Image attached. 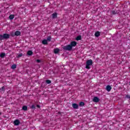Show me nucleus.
<instances>
[{
  "label": "nucleus",
  "instance_id": "nucleus-6",
  "mask_svg": "<svg viewBox=\"0 0 130 130\" xmlns=\"http://www.w3.org/2000/svg\"><path fill=\"white\" fill-rule=\"evenodd\" d=\"M70 45L73 48V47L76 46V45H77V42H75V41L71 42V44H70Z\"/></svg>",
  "mask_w": 130,
  "mask_h": 130
},
{
  "label": "nucleus",
  "instance_id": "nucleus-14",
  "mask_svg": "<svg viewBox=\"0 0 130 130\" xmlns=\"http://www.w3.org/2000/svg\"><path fill=\"white\" fill-rule=\"evenodd\" d=\"M94 35L95 37H99V36H100V32H99V31H97L95 33Z\"/></svg>",
  "mask_w": 130,
  "mask_h": 130
},
{
  "label": "nucleus",
  "instance_id": "nucleus-10",
  "mask_svg": "<svg viewBox=\"0 0 130 130\" xmlns=\"http://www.w3.org/2000/svg\"><path fill=\"white\" fill-rule=\"evenodd\" d=\"M106 90L108 92H110V91H111V86H110V85H107L106 86Z\"/></svg>",
  "mask_w": 130,
  "mask_h": 130
},
{
  "label": "nucleus",
  "instance_id": "nucleus-26",
  "mask_svg": "<svg viewBox=\"0 0 130 130\" xmlns=\"http://www.w3.org/2000/svg\"><path fill=\"white\" fill-rule=\"evenodd\" d=\"M126 98H127L128 99H130V95H126Z\"/></svg>",
  "mask_w": 130,
  "mask_h": 130
},
{
  "label": "nucleus",
  "instance_id": "nucleus-7",
  "mask_svg": "<svg viewBox=\"0 0 130 130\" xmlns=\"http://www.w3.org/2000/svg\"><path fill=\"white\" fill-rule=\"evenodd\" d=\"M72 107L74 109H78L79 108V105L77 104H73Z\"/></svg>",
  "mask_w": 130,
  "mask_h": 130
},
{
  "label": "nucleus",
  "instance_id": "nucleus-1",
  "mask_svg": "<svg viewBox=\"0 0 130 130\" xmlns=\"http://www.w3.org/2000/svg\"><path fill=\"white\" fill-rule=\"evenodd\" d=\"M93 63V61L91 59H89L86 61V65L85 67L86 69H87L88 70H90V66H92Z\"/></svg>",
  "mask_w": 130,
  "mask_h": 130
},
{
  "label": "nucleus",
  "instance_id": "nucleus-21",
  "mask_svg": "<svg viewBox=\"0 0 130 130\" xmlns=\"http://www.w3.org/2000/svg\"><path fill=\"white\" fill-rule=\"evenodd\" d=\"M51 37L49 36L47 38V41H51Z\"/></svg>",
  "mask_w": 130,
  "mask_h": 130
},
{
  "label": "nucleus",
  "instance_id": "nucleus-30",
  "mask_svg": "<svg viewBox=\"0 0 130 130\" xmlns=\"http://www.w3.org/2000/svg\"><path fill=\"white\" fill-rule=\"evenodd\" d=\"M1 113H0V115H1Z\"/></svg>",
  "mask_w": 130,
  "mask_h": 130
},
{
  "label": "nucleus",
  "instance_id": "nucleus-27",
  "mask_svg": "<svg viewBox=\"0 0 130 130\" xmlns=\"http://www.w3.org/2000/svg\"><path fill=\"white\" fill-rule=\"evenodd\" d=\"M112 14H113V15H115V14H116V12L115 11H113L112 12Z\"/></svg>",
  "mask_w": 130,
  "mask_h": 130
},
{
  "label": "nucleus",
  "instance_id": "nucleus-25",
  "mask_svg": "<svg viewBox=\"0 0 130 130\" xmlns=\"http://www.w3.org/2000/svg\"><path fill=\"white\" fill-rule=\"evenodd\" d=\"M0 90H2V91H5L6 90V88L4 86H3L1 88H0Z\"/></svg>",
  "mask_w": 130,
  "mask_h": 130
},
{
  "label": "nucleus",
  "instance_id": "nucleus-18",
  "mask_svg": "<svg viewBox=\"0 0 130 130\" xmlns=\"http://www.w3.org/2000/svg\"><path fill=\"white\" fill-rule=\"evenodd\" d=\"M85 106V103L84 102H81L79 103V106L83 107V106Z\"/></svg>",
  "mask_w": 130,
  "mask_h": 130
},
{
  "label": "nucleus",
  "instance_id": "nucleus-22",
  "mask_svg": "<svg viewBox=\"0 0 130 130\" xmlns=\"http://www.w3.org/2000/svg\"><path fill=\"white\" fill-rule=\"evenodd\" d=\"M4 39H5L4 35H0V40H4Z\"/></svg>",
  "mask_w": 130,
  "mask_h": 130
},
{
  "label": "nucleus",
  "instance_id": "nucleus-12",
  "mask_svg": "<svg viewBox=\"0 0 130 130\" xmlns=\"http://www.w3.org/2000/svg\"><path fill=\"white\" fill-rule=\"evenodd\" d=\"M48 42H47V40H44L42 41V44L46 45L48 44Z\"/></svg>",
  "mask_w": 130,
  "mask_h": 130
},
{
  "label": "nucleus",
  "instance_id": "nucleus-20",
  "mask_svg": "<svg viewBox=\"0 0 130 130\" xmlns=\"http://www.w3.org/2000/svg\"><path fill=\"white\" fill-rule=\"evenodd\" d=\"M82 38V37H81V36H79L76 38V40L79 41V40H81Z\"/></svg>",
  "mask_w": 130,
  "mask_h": 130
},
{
  "label": "nucleus",
  "instance_id": "nucleus-29",
  "mask_svg": "<svg viewBox=\"0 0 130 130\" xmlns=\"http://www.w3.org/2000/svg\"><path fill=\"white\" fill-rule=\"evenodd\" d=\"M31 108H35V106L34 105L31 106Z\"/></svg>",
  "mask_w": 130,
  "mask_h": 130
},
{
  "label": "nucleus",
  "instance_id": "nucleus-4",
  "mask_svg": "<svg viewBox=\"0 0 130 130\" xmlns=\"http://www.w3.org/2000/svg\"><path fill=\"white\" fill-rule=\"evenodd\" d=\"M99 98H98V97H97V96H95V97H94L93 99V100H92V101L93 102H95L96 103H98V102H99Z\"/></svg>",
  "mask_w": 130,
  "mask_h": 130
},
{
  "label": "nucleus",
  "instance_id": "nucleus-5",
  "mask_svg": "<svg viewBox=\"0 0 130 130\" xmlns=\"http://www.w3.org/2000/svg\"><path fill=\"white\" fill-rule=\"evenodd\" d=\"M3 36L4 37V39H9V38H10V35L8 34H3Z\"/></svg>",
  "mask_w": 130,
  "mask_h": 130
},
{
  "label": "nucleus",
  "instance_id": "nucleus-28",
  "mask_svg": "<svg viewBox=\"0 0 130 130\" xmlns=\"http://www.w3.org/2000/svg\"><path fill=\"white\" fill-rule=\"evenodd\" d=\"M40 59H37V62H38V63H39V62H40Z\"/></svg>",
  "mask_w": 130,
  "mask_h": 130
},
{
  "label": "nucleus",
  "instance_id": "nucleus-2",
  "mask_svg": "<svg viewBox=\"0 0 130 130\" xmlns=\"http://www.w3.org/2000/svg\"><path fill=\"white\" fill-rule=\"evenodd\" d=\"M63 49H64V50H68V51H71V50L73 49V48L72 47L71 45H68L67 46H63Z\"/></svg>",
  "mask_w": 130,
  "mask_h": 130
},
{
  "label": "nucleus",
  "instance_id": "nucleus-13",
  "mask_svg": "<svg viewBox=\"0 0 130 130\" xmlns=\"http://www.w3.org/2000/svg\"><path fill=\"white\" fill-rule=\"evenodd\" d=\"M27 55H32L33 54V52L31 50H29L27 53Z\"/></svg>",
  "mask_w": 130,
  "mask_h": 130
},
{
  "label": "nucleus",
  "instance_id": "nucleus-9",
  "mask_svg": "<svg viewBox=\"0 0 130 130\" xmlns=\"http://www.w3.org/2000/svg\"><path fill=\"white\" fill-rule=\"evenodd\" d=\"M52 16L53 19H55V18H57V13L55 12L52 14Z\"/></svg>",
  "mask_w": 130,
  "mask_h": 130
},
{
  "label": "nucleus",
  "instance_id": "nucleus-23",
  "mask_svg": "<svg viewBox=\"0 0 130 130\" xmlns=\"http://www.w3.org/2000/svg\"><path fill=\"white\" fill-rule=\"evenodd\" d=\"M46 83H47V84H51V81H50L49 80H47L46 81Z\"/></svg>",
  "mask_w": 130,
  "mask_h": 130
},
{
  "label": "nucleus",
  "instance_id": "nucleus-15",
  "mask_svg": "<svg viewBox=\"0 0 130 130\" xmlns=\"http://www.w3.org/2000/svg\"><path fill=\"white\" fill-rule=\"evenodd\" d=\"M22 109L24 111H26V110H28V107L26 106H23L22 107Z\"/></svg>",
  "mask_w": 130,
  "mask_h": 130
},
{
  "label": "nucleus",
  "instance_id": "nucleus-11",
  "mask_svg": "<svg viewBox=\"0 0 130 130\" xmlns=\"http://www.w3.org/2000/svg\"><path fill=\"white\" fill-rule=\"evenodd\" d=\"M59 49L58 48H56L54 49V53L56 54V53H58L59 52Z\"/></svg>",
  "mask_w": 130,
  "mask_h": 130
},
{
  "label": "nucleus",
  "instance_id": "nucleus-24",
  "mask_svg": "<svg viewBox=\"0 0 130 130\" xmlns=\"http://www.w3.org/2000/svg\"><path fill=\"white\" fill-rule=\"evenodd\" d=\"M22 56H23V53H20L18 55L17 57H22Z\"/></svg>",
  "mask_w": 130,
  "mask_h": 130
},
{
  "label": "nucleus",
  "instance_id": "nucleus-3",
  "mask_svg": "<svg viewBox=\"0 0 130 130\" xmlns=\"http://www.w3.org/2000/svg\"><path fill=\"white\" fill-rule=\"evenodd\" d=\"M20 35H21V32L19 31H16L14 35H12V36H19Z\"/></svg>",
  "mask_w": 130,
  "mask_h": 130
},
{
  "label": "nucleus",
  "instance_id": "nucleus-17",
  "mask_svg": "<svg viewBox=\"0 0 130 130\" xmlns=\"http://www.w3.org/2000/svg\"><path fill=\"white\" fill-rule=\"evenodd\" d=\"M11 69L12 70H15V69H17V65L16 64H13L12 66H11Z\"/></svg>",
  "mask_w": 130,
  "mask_h": 130
},
{
  "label": "nucleus",
  "instance_id": "nucleus-8",
  "mask_svg": "<svg viewBox=\"0 0 130 130\" xmlns=\"http://www.w3.org/2000/svg\"><path fill=\"white\" fill-rule=\"evenodd\" d=\"M14 125H19L20 124V121L19 120L16 119L14 121Z\"/></svg>",
  "mask_w": 130,
  "mask_h": 130
},
{
  "label": "nucleus",
  "instance_id": "nucleus-16",
  "mask_svg": "<svg viewBox=\"0 0 130 130\" xmlns=\"http://www.w3.org/2000/svg\"><path fill=\"white\" fill-rule=\"evenodd\" d=\"M14 18H15V15H10L9 16L10 20H13L14 19Z\"/></svg>",
  "mask_w": 130,
  "mask_h": 130
},
{
  "label": "nucleus",
  "instance_id": "nucleus-19",
  "mask_svg": "<svg viewBox=\"0 0 130 130\" xmlns=\"http://www.w3.org/2000/svg\"><path fill=\"white\" fill-rule=\"evenodd\" d=\"M1 57H5L6 56V53H2L0 54Z\"/></svg>",
  "mask_w": 130,
  "mask_h": 130
}]
</instances>
